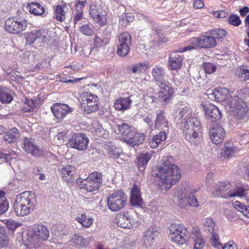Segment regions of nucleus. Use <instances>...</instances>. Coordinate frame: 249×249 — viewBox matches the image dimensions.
Listing matches in <instances>:
<instances>
[{
  "label": "nucleus",
  "instance_id": "f257e3e1",
  "mask_svg": "<svg viewBox=\"0 0 249 249\" xmlns=\"http://www.w3.org/2000/svg\"><path fill=\"white\" fill-rule=\"evenodd\" d=\"M173 158L167 156L162 158L161 165L158 168L155 176L159 178L162 182L167 185L176 184L181 178V171L179 167L172 163Z\"/></svg>",
  "mask_w": 249,
  "mask_h": 249
},
{
  "label": "nucleus",
  "instance_id": "f03ea898",
  "mask_svg": "<svg viewBox=\"0 0 249 249\" xmlns=\"http://www.w3.org/2000/svg\"><path fill=\"white\" fill-rule=\"evenodd\" d=\"M36 203L35 194L32 192H24L18 195L13 204L16 215L23 216L33 211Z\"/></svg>",
  "mask_w": 249,
  "mask_h": 249
},
{
  "label": "nucleus",
  "instance_id": "7ed1b4c3",
  "mask_svg": "<svg viewBox=\"0 0 249 249\" xmlns=\"http://www.w3.org/2000/svg\"><path fill=\"white\" fill-rule=\"evenodd\" d=\"M231 184L226 181L217 182L213 187V194L217 197L224 198H231L235 196L241 197L246 195V189L242 187H237L231 189Z\"/></svg>",
  "mask_w": 249,
  "mask_h": 249
},
{
  "label": "nucleus",
  "instance_id": "20e7f679",
  "mask_svg": "<svg viewBox=\"0 0 249 249\" xmlns=\"http://www.w3.org/2000/svg\"><path fill=\"white\" fill-rule=\"evenodd\" d=\"M200 123L199 120L192 116L187 117L184 125L183 134L185 139L191 143H195L200 138Z\"/></svg>",
  "mask_w": 249,
  "mask_h": 249
},
{
  "label": "nucleus",
  "instance_id": "39448f33",
  "mask_svg": "<svg viewBox=\"0 0 249 249\" xmlns=\"http://www.w3.org/2000/svg\"><path fill=\"white\" fill-rule=\"evenodd\" d=\"M102 175L101 173L94 172L90 174L86 179H76V182L81 189L91 192L98 190L102 183Z\"/></svg>",
  "mask_w": 249,
  "mask_h": 249
},
{
  "label": "nucleus",
  "instance_id": "423d86ee",
  "mask_svg": "<svg viewBox=\"0 0 249 249\" xmlns=\"http://www.w3.org/2000/svg\"><path fill=\"white\" fill-rule=\"evenodd\" d=\"M79 101L81 109L85 113L89 114L99 109V101L98 97L90 92L86 91L82 92Z\"/></svg>",
  "mask_w": 249,
  "mask_h": 249
},
{
  "label": "nucleus",
  "instance_id": "0eeeda50",
  "mask_svg": "<svg viewBox=\"0 0 249 249\" xmlns=\"http://www.w3.org/2000/svg\"><path fill=\"white\" fill-rule=\"evenodd\" d=\"M33 235L29 236L27 238L28 246L31 248L37 247L39 246L38 242L36 239H40L42 241H46L49 237V231L47 228L42 225L38 224L35 225L32 229Z\"/></svg>",
  "mask_w": 249,
  "mask_h": 249
},
{
  "label": "nucleus",
  "instance_id": "6e6552de",
  "mask_svg": "<svg viewBox=\"0 0 249 249\" xmlns=\"http://www.w3.org/2000/svg\"><path fill=\"white\" fill-rule=\"evenodd\" d=\"M172 241L179 245H183L188 241L190 233L187 229L181 224H172L169 227Z\"/></svg>",
  "mask_w": 249,
  "mask_h": 249
},
{
  "label": "nucleus",
  "instance_id": "1a4fd4ad",
  "mask_svg": "<svg viewBox=\"0 0 249 249\" xmlns=\"http://www.w3.org/2000/svg\"><path fill=\"white\" fill-rule=\"evenodd\" d=\"M127 197L122 190H117L107 197V205L112 211H118L123 209L126 204Z\"/></svg>",
  "mask_w": 249,
  "mask_h": 249
},
{
  "label": "nucleus",
  "instance_id": "9d476101",
  "mask_svg": "<svg viewBox=\"0 0 249 249\" xmlns=\"http://www.w3.org/2000/svg\"><path fill=\"white\" fill-rule=\"evenodd\" d=\"M5 29L11 34H18L25 31L27 27L25 19L11 18L7 19L4 22Z\"/></svg>",
  "mask_w": 249,
  "mask_h": 249
},
{
  "label": "nucleus",
  "instance_id": "9b49d317",
  "mask_svg": "<svg viewBox=\"0 0 249 249\" xmlns=\"http://www.w3.org/2000/svg\"><path fill=\"white\" fill-rule=\"evenodd\" d=\"M119 43L117 46V54L122 57L126 56L129 52L131 45V36L128 32H124L119 36Z\"/></svg>",
  "mask_w": 249,
  "mask_h": 249
},
{
  "label": "nucleus",
  "instance_id": "f8f14e48",
  "mask_svg": "<svg viewBox=\"0 0 249 249\" xmlns=\"http://www.w3.org/2000/svg\"><path fill=\"white\" fill-rule=\"evenodd\" d=\"M230 110L234 116L241 118L248 112L247 105L242 99L234 96L230 104Z\"/></svg>",
  "mask_w": 249,
  "mask_h": 249
},
{
  "label": "nucleus",
  "instance_id": "ddd939ff",
  "mask_svg": "<svg viewBox=\"0 0 249 249\" xmlns=\"http://www.w3.org/2000/svg\"><path fill=\"white\" fill-rule=\"evenodd\" d=\"M47 32L44 30L40 29L35 32H31L27 34L26 36V44H36L42 42H47L50 39Z\"/></svg>",
  "mask_w": 249,
  "mask_h": 249
},
{
  "label": "nucleus",
  "instance_id": "4468645a",
  "mask_svg": "<svg viewBox=\"0 0 249 249\" xmlns=\"http://www.w3.org/2000/svg\"><path fill=\"white\" fill-rule=\"evenodd\" d=\"M205 110V117L209 125L218 124L217 122L221 118L220 110L215 106L209 104L204 106Z\"/></svg>",
  "mask_w": 249,
  "mask_h": 249
},
{
  "label": "nucleus",
  "instance_id": "2eb2a0df",
  "mask_svg": "<svg viewBox=\"0 0 249 249\" xmlns=\"http://www.w3.org/2000/svg\"><path fill=\"white\" fill-rule=\"evenodd\" d=\"M164 81L161 83L158 84L157 85L160 88V91L158 97L155 96H152V102H166L172 96L173 93V89L170 86L168 82H166Z\"/></svg>",
  "mask_w": 249,
  "mask_h": 249
},
{
  "label": "nucleus",
  "instance_id": "dca6fc26",
  "mask_svg": "<svg viewBox=\"0 0 249 249\" xmlns=\"http://www.w3.org/2000/svg\"><path fill=\"white\" fill-rule=\"evenodd\" d=\"M21 147L27 153L36 157H41L45 155L44 152L38 146L35 145L31 138L25 137L23 139Z\"/></svg>",
  "mask_w": 249,
  "mask_h": 249
},
{
  "label": "nucleus",
  "instance_id": "f3484780",
  "mask_svg": "<svg viewBox=\"0 0 249 249\" xmlns=\"http://www.w3.org/2000/svg\"><path fill=\"white\" fill-rule=\"evenodd\" d=\"M210 126V137L213 143L218 144L221 143L226 135L224 129L219 124H213Z\"/></svg>",
  "mask_w": 249,
  "mask_h": 249
},
{
  "label": "nucleus",
  "instance_id": "a211bd4d",
  "mask_svg": "<svg viewBox=\"0 0 249 249\" xmlns=\"http://www.w3.org/2000/svg\"><path fill=\"white\" fill-rule=\"evenodd\" d=\"M191 42L198 47L204 49L213 48L216 45L214 37L210 36H201L196 38H192Z\"/></svg>",
  "mask_w": 249,
  "mask_h": 249
},
{
  "label": "nucleus",
  "instance_id": "6ab92c4d",
  "mask_svg": "<svg viewBox=\"0 0 249 249\" xmlns=\"http://www.w3.org/2000/svg\"><path fill=\"white\" fill-rule=\"evenodd\" d=\"M51 109L54 117L60 120H63L73 110L68 105L61 103L53 104Z\"/></svg>",
  "mask_w": 249,
  "mask_h": 249
},
{
  "label": "nucleus",
  "instance_id": "aec40b11",
  "mask_svg": "<svg viewBox=\"0 0 249 249\" xmlns=\"http://www.w3.org/2000/svg\"><path fill=\"white\" fill-rule=\"evenodd\" d=\"M88 143L89 140L85 134L77 133L72 137L68 144L72 148L84 150L87 148Z\"/></svg>",
  "mask_w": 249,
  "mask_h": 249
},
{
  "label": "nucleus",
  "instance_id": "412c9836",
  "mask_svg": "<svg viewBox=\"0 0 249 249\" xmlns=\"http://www.w3.org/2000/svg\"><path fill=\"white\" fill-rule=\"evenodd\" d=\"M90 16L93 20L100 25H104L107 22V15L102 14L99 6L94 4H90L89 8Z\"/></svg>",
  "mask_w": 249,
  "mask_h": 249
},
{
  "label": "nucleus",
  "instance_id": "4be33fe9",
  "mask_svg": "<svg viewBox=\"0 0 249 249\" xmlns=\"http://www.w3.org/2000/svg\"><path fill=\"white\" fill-rule=\"evenodd\" d=\"M118 226L124 229H131L135 225V220L127 213L118 214L115 220Z\"/></svg>",
  "mask_w": 249,
  "mask_h": 249
},
{
  "label": "nucleus",
  "instance_id": "5701e85b",
  "mask_svg": "<svg viewBox=\"0 0 249 249\" xmlns=\"http://www.w3.org/2000/svg\"><path fill=\"white\" fill-rule=\"evenodd\" d=\"M178 53L175 49L169 55L168 67L170 70H177L182 65V56Z\"/></svg>",
  "mask_w": 249,
  "mask_h": 249
},
{
  "label": "nucleus",
  "instance_id": "b1692460",
  "mask_svg": "<svg viewBox=\"0 0 249 249\" xmlns=\"http://www.w3.org/2000/svg\"><path fill=\"white\" fill-rule=\"evenodd\" d=\"M145 138V136L143 133H139L134 131L131 132L128 135L124 141L132 147L138 146L142 144Z\"/></svg>",
  "mask_w": 249,
  "mask_h": 249
},
{
  "label": "nucleus",
  "instance_id": "393cba45",
  "mask_svg": "<svg viewBox=\"0 0 249 249\" xmlns=\"http://www.w3.org/2000/svg\"><path fill=\"white\" fill-rule=\"evenodd\" d=\"M130 202L132 206L136 207H141L142 204L140 189L136 184L133 186L131 190Z\"/></svg>",
  "mask_w": 249,
  "mask_h": 249
},
{
  "label": "nucleus",
  "instance_id": "a878e982",
  "mask_svg": "<svg viewBox=\"0 0 249 249\" xmlns=\"http://www.w3.org/2000/svg\"><path fill=\"white\" fill-rule=\"evenodd\" d=\"M154 128L158 129H161L165 131L168 128V122L165 117L162 110L157 112L156 119L154 121Z\"/></svg>",
  "mask_w": 249,
  "mask_h": 249
},
{
  "label": "nucleus",
  "instance_id": "bb28decb",
  "mask_svg": "<svg viewBox=\"0 0 249 249\" xmlns=\"http://www.w3.org/2000/svg\"><path fill=\"white\" fill-rule=\"evenodd\" d=\"M165 70L161 67L156 66L152 71V75L153 80L157 84L161 83L166 81L164 79L166 76Z\"/></svg>",
  "mask_w": 249,
  "mask_h": 249
},
{
  "label": "nucleus",
  "instance_id": "cd10ccee",
  "mask_svg": "<svg viewBox=\"0 0 249 249\" xmlns=\"http://www.w3.org/2000/svg\"><path fill=\"white\" fill-rule=\"evenodd\" d=\"M132 102L129 97L120 98L115 101L114 106L117 110L124 111L131 107Z\"/></svg>",
  "mask_w": 249,
  "mask_h": 249
},
{
  "label": "nucleus",
  "instance_id": "c85d7f7f",
  "mask_svg": "<svg viewBox=\"0 0 249 249\" xmlns=\"http://www.w3.org/2000/svg\"><path fill=\"white\" fill-rule=\"evenodd\" d=\"M70 243L71 246L78 249L86 248L88 245L87 239L79 234H74L72 237Z\"/></svg>",
  "mask_w": 249,
  "mask_h": 249
},
{
  "label": "nucleus",
  "instance_id": "c756f323",
  "mask_svg": "<svg viewBox=\"0 0 249 249\" xmlns=\"http://www.w3.org/2000/svg\"><path fill=\"white\" fill-rule=\"evenodd\" d=\"M178 205L182 208H187L188 206H189V204H191L189 200L190 198H192L193 200H195L194 203H196V198L194 195V193H190L187 196L184 193H182L178 195Z\"/></svg>",
  "mask_w": 249,
  "mask_h": 249
},
{
  "label": "nucleus",
  "instance_id": "7c9ffc66",
  "mask_svg": "<svg viewBox=\"0 0 249 249\" xmlns=\"http://www.w3.org/2000/svg\"><path fill=\"white\" fill-rule=\"evenodd\" d=\"M151 157L152 155L150 153L146 152L142 154L137 158L136 163L140 171L142 172L144 171L147 163Z\"/></svg>",
  "mask_w": 249,
  "mask_h": 249
},
{
  "label": "nucleus",
  "instance_id": "2f4dec72",
  "mask_svg": "<svg viewBox=\"0 0 249 249\" xmlns=\"http://www.w3.org/2000/svg\"><path fill=\"white\" fill-rule=\"evenodd\" d=\"M13 100L12 92L8 89L0 87V101L3 104H9Z\"/></svg>",
  "mask_w": 249,
  "mask_h": 249
},
{
  "label": "nucleus",
  "instance_id": "473e14b6",
  "mask_svg": "<svg viewBox=\"0 0 249 249\" xmlns=\"http://www.w3.org/2000/svg\"><path fill=\"white\" fill-rule=\"evenodd\" d=\"M166 139V134L165 131H160L158 134L154 136L149 142V145L152 148H157L161 142Z\"/></svg>",
  "mask_w": 249,
  "mask_h": 249
},
{
  "label": "nucleus",
  "instance_id": "72a5a7b5",
  "mask_svg": "<svg viewBox=\"0 0 249 249\" xmlns=\"http://www.w3.org/2000/svg\"><path fill=\"white\" fill-rule=\"evenodd\" d=\"M29 11L35 15L40 16L44 14L45 9L37 2H31L28 4Z\"/></svg>",
  "mask_w": 249,
  "mask_h": 249
},
{
  "label": "nucleus",
  "instance_id": "f704fd0d",
  "mask_svg": "<svg viewBox=\"0 0 249 249\" xmlns=\"http://www.w3.org/2000/svg\"><path fill=\"white\" fill-rule=\"evenodd\" d=\"M117 133L122 136L124 141L125 140V137H127L132 131L130 126L126 123H124L122 124H117Z\"/></svg>",
  "mask_w": 249,
  "mask_h": 249
},
{
  "label": "nucleus",
  "instance_id": "c9c22d12",
  "mask_svg": "<svg viewBox=\"0 0 249 249\" xmlns=\"http://www.w3.org/2000/svg\"><path fill=\"white\" fill-rule=\"evenodd\" d=\"M76 220L84 227L86 228H89L93 222V219L91 217L87 215L85 213H82L80 216H77L76 218Z\"/></svg>",
  "mask_w": 249,
  "mask_h": 249
},
{
  "label": "nucleus",
  "instance_id": "e433bc0d",
  "mask_svg": "<svg viewBox=\"0 0 249 249\" xmlns=\"http://www.w3.org/2000/svg\"><path fill=\"white\" fill-rule=\"evenodd\" d=\"M18 136V130L14 127L3 135V139L5 142L10 143L13 142Z\"/></svg>",
  "mask_w": 249,
  "mask_h": 249
},
{
  "label": "nucleus",
  "instance_id": "4c0bfd02",
  "mask_svg": "<svg viewBox=\"0 0 249 249\" xmlns=\"http://www.w3.org/2000/svg\"><path fill=\"white\" fill-rule=\"evenodd\" d=\"M203 228L206 232L209 233H214L215 224L213 219L210 217H206L202 220Z\"/></svg>",
  "mask_w": 249,
  "mask_h": 249
},
{
  "label": "nucleus",
  "instance_id": "58836bf2",
  "mask_svg": "<svg viewBox=\"0 0 249 249\" xmlns=\"http://www.w3.org/2000/svg\"><path fill=\"white\" fill-rule=\"evenodd\" d=\"M75 172V167L71 165H68L64 167L61 171L62 177L68 181H70L72 176Z\"/></svg>",
  "mask_w": 249,
  "mask_h": 249
},
{
  "label": "nucleus",
  "instance_id": "ea45409f",
  "mask_svg": "<svg viewBox=\"0 0 249 249\" xmlns=\"http://www.w3.org/2000/svg\"><path fill=\"white\" fill-rule=\"evenodd\" d=\"M105 146L107 150L109 157L112 159H117L119 157L120 152L119 148L113 145L111 143H108Z\"/></svg>",
  "mask_w": 249,
  "mask_h": 249
},
{
  "label": "nucleus",
  "instance_id": "a19ab883",
  "mask_svg": "<svg viewBox=\"0 0 249 249\" xmlns=\"http://www.w3.org/2000/svg\"><path fill=\"white\" fill-rule=\"evenodd\" d=\"M9 237L4 228L0 227V248L7 247L9 245Z\"/></svg>",
  "mask_w": 249,
  "mask_h": 249
},
{
  "label": "nucleus",
  "instance_id": "79ce46f5",
  "mask_svg": "<svg viewBox=\"0 0 249 249\" xmlns=\"http://www.w3.org/2000/svg\"><path fill=\"white\" fill-rule=\"evenodd\" d=\"M66 5H58L56 6L55 10V18L57 20L62 22L65 20L66 16L65 14L66 11H65Z\"/></svg>",
  "mask_w": 249,
  "mask_h": 249
},
{
  "label": "nucleus",
  "instance_id": "37998d69",
  "mask_svg": "<svg viewBox=\"0 0 249 249\" xmlns=\"http://www.w3.org/2000/svg\"><path fill=\"white\" fill-rule=\"evenodd\" d=\"M233 206L246 217L249 218V206H246L238 201L233 203Z\"/></svg>",
  "mask_w": 249,
  "mask_h": 249
},
{
  "label": "nucleus",
  "instance_id": "c03bdc74",
  "mask_svg": "<svg viewBox=\"0 0 249 249\" xmlns=\"http://www.w3.org/2000/svg\"><path fill=\"white\" fill-rule=\"evenodd\" d=\"M239 149L234 146H226L224 151L221 153L222 157L224 158H230L232 157Z\"/></svg>",
  "mask_w": 249,
  "mask_h": 249
},
{
  "label": "nucleus",
  "instance_id": "a18cd8bd",
  "mask_svg": "<svg viewBox=\"0 0 249 249\" xmlns=\"http://www.w3.org/2000/svg\"><path fill=\"white\" fill-rule=\"evenodd\" d=\"M235 75L244 81L249 79V70L242 68H238L236 70Z\"/></svg>",
  "mask_w": 249,
  "mask_h": 249
},
{
  "label": "nucleus",
  "instance_id": "49530a36",
  "mask_svg": "<svg viewBox=\"0 0 249 249\" xmlns=\"http://www.w3.org/2000/svg\"><path fill=\"white\" fill-rule=\"evenodd\" d=\"M80 31L86 36H92L93 34V25L89 23L83 24L80 27Z\"/></svg>",
  "mask_w": 249,
  "mask_h": 249
},
{
  "label": "nucleus",
  "instance_id": "de8ad7c7",
  "mask_svg": "<svg viewBox=\"0 0 249 249\" xmlns=\"http://www.w3.org/2000/svg\"><path fill=\"white\" fill-rule=\"evenodd\" d=\"M161 231V229L157 226L151 227L149 230L146 231L145 234L149 237L155 239V238L159 234Z\"/></svg>",
  "mask_w": 249,
  "mask_h": 249
},
{
  "label": "nucleus",
  "instance_id": "09e8293b",
  "mask_svg": "<svg viewBox=\"0 0 249 249\" xmlns=\"http://www.w3.org/2000/svg\"><path fill=\"white\" fill-rule=\"evenodd\" d=\"M147 64L145 63H140L132 66V71L133 73H140L144 72L147 69Z\"/></svg>",
  "mask_w": 249,
  "mask_h": 249
},
{
  "label": "nucleus",
  "instance_id": "8fccbe9b",
  "mask_svg": "<svg viewBox=\"0 0 249 249\" xmlns=\"http://www.w3.org/2000/svg\"><path fill=\"white\" fill-rule=\"evenodd\" d=\"M224 91L225 90L221 89H220L215 91L213 93L216 101L218 102H222L225 100V99L226 98L227 95L224 93H223Z\"/></svg>",
  "mask_w": 249,
  "mask_h": 249
},
{
  "label": "nucleus",
  "instance_id": "3c124183",
  "mask_svg": "<svg viewBox=\"0 0 249 249\" xmlns=\"http://www.w3.org/2000/svg\"><path fill=\"white\" fill-rule=\"evenodd\" d=\"M137 17L139 20H144L147 24H148V26L150 24L151 26L153 27L155 21L152 20L149 16L144 15L143 13H138V14H137Z\"/></svg>",
  "mask_w": 249,
  "mask_h": 249
},
{
  "label": "nucleus",
  "instance_id": "603ef678",
  "mask_svg": "<svg viewBox=\"0 0 249 249\" xmlns=\"http://www.w3.org/2000/svg\"><path fill=\"white\" fill-rule=\"evenodd\" d=\"M212 37L215 38H222L225 36L227 32L224 29H215L212 32Z\"/></svg>",
  "mask_w": 249,
  "mask_h": 249
},
{
  "label": "nucleus",
  "instance_id": "864d4df0",
  "mask_svg": "<svg viewBox=\"0 0 249 249\" xmlns=\"http://www.w3.org/2000/svg\"><path fill=\"white\" fill-rule=\"evenodd\" d=\"M211 242L213 244L214 248L221 249L222 248V244L219 241L218 235L215 233H213L211 237Z\"/></svg>",
  "mask_w": 249,
  "mask_h": 249
},
{
  "label": "nucleus",
  "instance_id": "5fc2aeb1",
  "mask_svg": "<svg viewBox=\"0 0 249 249\" xmlns=\"http://www.w3.org/2000/svg\"><path fill=\"white\" fill-rule=\"evenodd\" d=\"M229 23L234 26H238L241 24V20L239 17L235 15H231L228 19Z\"/></svg>",
  "mask_w": 249,
  "mask_h": 249
},
{
  "label": "nucleus",
  "instance_id": "6e6d98bb",
  "mask_svg": "<svg viewBox=\"0 0 249 249\" xmlns=\"http://www.w3.org/2000/svg\"><path fill=\"white\" fill-rule=\"evenodd\" d=\"M191 236L194 242L203 238L198 228L194 227L191 231Z\"/></svg>",
  "mask_w": 249,
  "mask_h": 249
},
{
  "label": "nucleus",
  "instance_id": "4d7b16f0",
  "mask_svg": "<svg viewBox=\"0 0 249 249\" xmlns=\"http://www.w3.org/2000/svg\"><path fill=\"white\" fill-rule=\"evenodd\" d=\"M203 68L207 73H211L216 71V67L214 64L207 62L203 63Z\"/></svg>",
  "mask_w": 249,
  "mask_h": 249
},
{
  "label": "nucleus",
  "instance_id": "13d9d810",
  "mask_svg": "<svg viewBox=\"0 0 249 249\" xmlns=\"http://www.w3.org/2000/svg\"><path fill=\"white\" fill-rule=\"evenodd\" d=\"M9 208V202L7 200H4V201L0 203V215L4 213L7 212Z\"/></svg>",
  "mask_w": 249,
  "mask_h": 249
},
{
  "label": "nucleus",
  "instance_id": "bf43d9fd",
  "mask_svg": "<svg viewBox=\"0 0 249 249\" xmlns=\"http://www.w3.org/2000/svg\"><path fill=\"white\" fill-rule=\"evenodd\" d=\"M154 240V239H152V238H150L148 236L145 234L142 238L143 244L146 248H149L152 245Z\"/></svg>",
  "mask_w": 249,
  "mask_h": 249
},
{
  "label": "nucleus",
  "instance_id": "052dcab7",
  "mask_svg": "<svg viewBox=\"0 0 249 249\" xmlns=\"http://www.w3.org/2000/svg\"><path fill=\"white\" fill-rule=\"evenodd\" d=\"M205 245L203 238L194 241V249H203Z\"/></svg>",
  "mask_w": 249,
  "mask_h": 249
},
{
  "label": "nucleus",
  "instance_id": "680f3d73",
  "mask_svg": "<svg viewBox=\"0 0 249 249\" xmlns=\"http://www.w3.org/2000/svg\"><path fill=\"white\" fill-rule=\"evenodd\" d=\"M77 12L73 16V23L74 24L81 20L83 18V11H76Z\"/></svg>",
  "mask_w": 249,
  "mask_h": 249
},
{
  "label": "nucleus",
  "instance_id": "e2e57ef3",
  "mask_svg": "<svg viewBox=\"0 0 249 249\" xmlns=\"http://www.w3.org/2000/svg\"><path fill=\"white\" fill-rule=\"evenodd\" d=\"M5 224L9 229L13 230H15L18 226V224L13 219H8L6 220Z\"/></svg>",
  "mask_w": 249,
  "mask_h": 249
},
{
  "label": "nucleus",
  "instance_id": "0e129e2a",
  "mask_svg": "<svg viewBox=\"0 0 249 249\" xmlns=\"http://www.w3.org/2000/svg\"><path fill=\"white\" fill-rule=\"evenodd\" d=\"M86 3L87 2H83V1L76 0L74 5L76 11H83V9Z\"/></svg>",
  "mask_w": 249,
  "mask_h": 249
},
{
  "label": "nucleus",
  "instance_id": "69168bd1",
  "mask_svg": "<svg viewBox=\"0 0 249 249\" xmlns=\"http://www.w3.org/2000/svg\"><path fill=\"white\" fill-rule=\"evenodd\" d=\"M82 79V78H75L73 77H70L69 79L67 78H63L60 81L62 83H74L81 80Z\"/></svg>",
  "mask_w": 249,
  "mask_h": 249
},
{
  "label": "nucleus",
  "instance_id": "338daca9",
  "mask_svg": "<svg viewBox=\"0 0 249 249\" xmlns=\"http://www.w3.org/2000/svg\"><path fill=\"white\" fill-rule=\"evenodd\" d=\"M204 6V2L202 0H195L193 6L195 9H201Z\"/></svg>",
  "mask_w": 249,
  "mask_h": 249
},
{
  "label": "nucleus",
  "instance_id": "774afa93",
  "mask_svg": "<svg viewBox=\"0 0 249 249\" xmlns=\"http://www.w3.org/2000/svg\"><path fill=\"white\" fill-rule=\"evenodd\" d=\"M222 249H236V246L232 241H229L226 243Z\"/></svg>",
  "mask_w": 249,
  "mask_h": 249
}]
</instances>
